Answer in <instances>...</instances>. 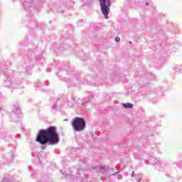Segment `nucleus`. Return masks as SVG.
<instances>
[{
    "mask_svg": "<svg viewBox=\"0 0 182 182\" xmlns=\"http://www.w3.org/2000/svg\"><path fill=\"white\" fill-rule=\"evenodd\" d=\"M8 64L4 61L1 60L0 63V75L1 76H4L5 77L4 85L6 87H13V89H18L21 87V85H22V80L21 78H16L12 77V71L11 70H8Z\"/></svg>",
    "mask_w": 182,
    "mask_h": 182,
    "instance_id": "2",
    "label": "nucleus"
},
{
    "mask_svg": "<svg viewBox=\"0 0 182 182\" xmlns=\"http://www.w3.org/2000/svg\"><path fill=\"white\" fill-rule=\"evenodd\" d=\"M35 50H28L27 51V56L28 60L24 62L23 68L26 69V75H31L32 72L31 71V68L32 67L33 60H41L42 59V55H35Z\"/></svg>",
    "mask_w": 182,
    "mask_h": 182,
    "instance_id": "3",
    "label": "nucleus"
},
{
    "mask_svg": "<svg viewBox=\"0 0 182 182\" xmlns=\"http://www.w3.org/2000/svg\"><path fill=\"white\" fill-rule=\"evenodd\" d=\"M174 70H175L176 73H181L182 65H176V68H174Z\"/></svg>",
    "mask_w": 182,
    "mask_h": 182,
    "instance_id": "17",
    "label": "nucleus"
},
{
    "mask_svg": "<svg viewBox=\"0 0 182 182\" xmlns=\"http://www.w3.org/2000/svg\"><path fill=\"white\" fill-rule=\"evenodd\" d=\"M77 160H78L80 163H85V159H83V158H78Z\"/></svg>",
    "mask_w": 182,
    "mask_h": 182,
    "instance_id": "27",
    "label": "nucleus"
},
{
    "mask_svg": "<svg viewBox=\"0 0 182 182\" xmlns=\"http://www.w3.org/2000/svg\"><path fill=\"white\" fill-rule=\"evenodd\" d=\"M148 79L149 80H156V76L154 74L151 73L148 75Z\"/></svg>",
    "mask_w": 182,
    "mask_h": 182,
    "instance_id": "20",
    "label": "nucleus"
},
{
    "mask_svg": "<svg viewBox=\"0 0 182 182\" xmlns=\"http://www.w3.org/2000/svg\"><path fill=\"white\" fill-rule=\"evenodd\" d=\"M131 177H134L136 180H139V178H141L140 175L135 174L134 171H132L131 173Z\"/></svg>",
    "mask_w": 182,
    "mask_h": 182,
    "instance_id": "19",
    "label": "nucleus"
},
{
    "mask_svg": "<svg viewBox=\"0 0 182 182\" xmlns=\"http://www.w3.org/2000/svg\"><path fill=\"white\" fill-rule=\"evenodd\" d=\"M153 164L155 168L157 170H161V168H163V166H164V164L161 163L160 159L159 158L154 159Z\"/></svg>",
    "mask_w": 182,
    "mask_h": 182,
    "instance_id": "8",
    "label": "nucleus"
},
{
    "mask_svg": "<svg viewBox=\"0 0 182 182\" xmlns=\"http://www.w3.org/2000/svg\"><path fill=\"white\" fill-rule=\"evenodd\" d=\"M82 106H85V103H83V102L82 103Z\"/></svg>",
    "mask_w": 182,
    "mask_h": 182,
    "instance_id": "36",
    "label": "nucleus"
},
{
    "mask_svg": "<svg viewBox=\"0 0 182 182\" xmlns=\"http://www.w3.org/2000/svg\"><path fill=\"white\" fill-rule=\"evenodd\" d=\"M82 85H86V82H82Z\"/></svg>",
    "mask_w": 182,
    "mask_h": 182,
    "instance_id": "37",
    "label": "nucleus"
},
{
    "mask_svg": "<svg viewBox=\"0 0 182 182\" xmlns=\"http://www.w3.org/2000/svg\"><path fill=\"white\" fill-rule=\"evenodd\" d=\"M87 102H89V100H87V101H85V103H87Z\"/></svg>",
    "mask_w": 182,
    "mask_h": 182,
    "instance_id": "35",
    "label": "nucleus"
},
{
    "mask_svg": "<svg viewBox=\"0 0 182 182\" xmlns=\"http://www.w3.org/2000/svg\"><path fill=\"white\" fill-rule=\"evenodd\" d=\"M68 74L69 75V77L65 78V82L70 83V86H76V85L80 83V81L79 80V75L76 74L74 70L68 71Z\"/></svg>",
    "mask_w": 182,
    "mask_h": 182,
    "instance_id": "6",
    "label": "nucleus"
},
{
    "mask_svg": "<svg viewBox=\"0 0 182 182\" xmlns=\"http://www.w3.org/2000/svg\"><path fill=\"white\" fill-rule=\"evenodd\" d=\"M106 79V76H105V73H99L97 75L96 80L99 82V80H105Z\"/></svg>",
    "mask_w": 182,
    "mask_h": 182,
    "instance_id": "12",
    "label": "nucleus"
},
{
    "mask_svg": "<svg viewBox=\"0 0 182 182\" xmlns=\"http://www.w3.org/2000/svg\"><path fill=\"white\" fill-rule=\"evenodd\" d=\"M95 170H97V173H102V174H105L109 170V166H97L94 167Z\"/></svg>",
    "mask_w": 182,
    "mask_h": 182,
    "instance_id": "9",
    "label": "nucleus"
},
{
    "mask_svg": "<svg viewBox=\"0 0 182 182\" xmlns=\"http://www.w3.org/2000/svg\"><path fill=\"white\" fill-rule=\"evenodd\" d=\"M21 129H22L23 131L25 130V128H21Z\"/></svg>",
    "mask_w": 182,
    "mask_h": 182,
    "instance_id": "39",
    "label": "nucleus"
},
{
    "mask_svg": "<svg viewBox=\"0 0 182 182\" xmlns=\"http://www.w3.org/2000/svg\"><path fill=\"white\" fill-rule=\"evenodd\" d=\"M36 48H38V46H37V45L35 46V49H36Z\"/></svg>",
    "mask_w": 182,
    "mask_h": 182,
    "instance_id": "34",
    "label": "nucleus"
},
{
    "mask_svg": "<svg viewBox=\"0 0 182 182\" xmlns=\"http://www.w3.org/2000/svg\"><path fill=\"white\" fill-rule=\"evenodd\" d=\"M144 5L145 6H149V5H150V0H146Z\"/></svg>",
    "mask_w": 182,
    "mask_h": 182,
    "instance_id": "26",
    "label": "nucleus"
},
{
    "mask_svg": "<svg viewBox=\"0 0 182 182\" xmlns=\"http://www.w3.org/2000/svg\"><path fill=\"white\" fill-rule=\"evenodd\" d=\"M77 23V26H82V25H83V23H85V20L83 19H80L78 21Z\"/></svg>",
    "mask_w": 182,
    "mask_h": 182,
    "instance_id": "21",
    "label": "nucleus"
},
{
    "mask_svg": "<svg viewBox=\"0 0 182 182\" xmlns=\"http://www.w3.org/2000/svg\"><path fill=\"white\" fill-rule=\"evenodd\" d=\"M1 182H12L9 178H4Z\"/></svg>",
    "mask_w": 182,
    "mask_h": 182,
    "instance_id": "24",
    "label": "nucleus"
},
{
    "mask_svg": "<svg viewBox=\"0 0 182 182\" xmlns=\"http://www.w3.org/2000/svg\"><path fill=\"white\" fill-rule=\"evenodd\" d=\"M115 42H120V38L116 37L115 38Z\"/></svg>",
    "mask_w": 182,
    "mask_h": 182,
    "instance_id": "28",
    "label": "nucleus"
},
{
    "mask_svg": "<svg viewBox=\"0 0 182 182\" xmlns=\"http://www.w3.org/2000/svg\"><path fill=\"white\" fill-rule=\"evenodd\" d=\"M91 25H93V23H91Z\"/></svg>",
    "mask_w": 182,
    "mask_h": 182,
    "instance_id": "41",
    "label": "nucleus"
},
{
    "mask_svg": "<svg viewBox=\"0 0 182 182\" xmlns=\"http://www.w3.org/2000/svg\"><path fill=\"white\" fill-rule=\"evenodd\" d=\"M72 101H68V103L70 107H73L75 106V103H76L75 98L72 97Z\"/></svg>",
    "mask_w": 182,
    "mask_h": 182,
    "instance_id": "18",
    "label": "nucleus"
},
{
    "mask_svg": "<svg viewBox=\"0 0 182 182\" xmlns=\"http://www.w3.org/2000/svg\"><path fill=\"white\" fill-rule=\"evenodd\" d=\"M22 4L24 10H26L27 12L28 11H31V4H29V2L25 1L22 3Z\"/></svg>",
    "mask_w": 182,
    "mask_h": 182,
    "instance_id": "13",
    "label": "nucleus"
},
{
    "mask_svg": "<svg viewBox=\"0 0 182 182\" xmlns=\"http://www.w3.org/2000/svg\"><path fill=\"white\" fill-rule=\"evenodd\" d=\"M150 102L151 103H153V105H156V103H157V100L156 98H154V100L151 99Z\"/></svg>",
    "mask_w": 182,
    "mask_h": 182,
    "instance_id": "23",
    "label": "nucleus"
},
{
    "mask_svg": "<svg viewBox=\"0 0 182 182\" xmlns=\"http://www.w3.org/2000/svg\"><path fill=\"white\" fill-rule=\"evenodd\" d=\"M138 182H149L147 179H143L141 178L138 179Z\"/></svg>",
    "mask_w": 182,
    "mask_h": 182,
    "instance_id": "25",
    "label": "nucleus"
},
{
    "mask_svg": "<svg viewBox=\"0 0 182 182\" xmlns=\"http://www.w3.org/2000/svg\"><path fill=\"white\" fill-rule=\"evenodd\" d=\"M60 100H58L56 102H52V105H51V112L52 113H56L58 112V104Z\"/></svg>",
    "mask_w": 182,
    "mask_h": 182,
    "instance_id": "10",
    "label": "nucleus"
},
{
    "mask_svg": "<svg viewBox=\"0 0 182 182\" xmlns=\"http://www.w3.org/2000/svg\"><path fill=\"white\" fill-rule=\"evenodd\" d=\"M119 173H120V171H117V172L113 173L112 176H117V174H119Z\"/></svg>",
    "mask_w": 182,
    "mask_h": 182,
    "instance_id": "29",
    "label": "nucleus"
},
{
    "mask_svg": "<svg viewBox=\"0 0 182 182\" xmlns=\"http://www.w3.org/2000/svg\"><path fill=\"white\" fill-rule=\"evenodd\" d=\"M43 86H48V82L45 83V82H41L40 81H38L36 84V87H43Z\"/></svg>",
    "mask_w": 182,
    "mask_h": 182,
    "instance_id": "15",
    "label": "nucleus"
},
{
    "mask_svg": "<svg viewBox=\"0 0 182 182\" xmlns=\"http://www.w3.org/2000/svg\"><path fill=\"white\" fill-rule=\"evenodd\" d=\"M164 92L163 87H160L156 90V94L158 95V96H163Z\"/></svg>",
    "mask_w": 182,
    "mask_h": 182,
    "instance_id": "16",
    "label": "nucleus"
},
{
    "mask_svg": "<svg viewBox=\"0 0 182 182\" xmlns=\"http://www.w3.org/2000/svg\"><path fill=\"white\" fill-rule=\"evenodd\" d=\"M152 96H153V95H149V97H152Z\"/></svg>",
    "mask_w": 182,
    "mask_h": 182,
    "instance_id": "38",
    "label": "nucleus"
},
{
    "mask_svg": "<svg viewBox=\"0 0 182 182\" xmlns=\"http://www.w3.org/2000/svg\"><path fill=\"white\" fill-rule=\"evenodd\" d=\"M74 132H83L86 129V120L83 117H76L71 122Z\"/></svg>",
    "mask_w": 182,
    "mask_h": 182,
    "instance_id": "4",
    "label": "nucleus"
},
{
    "mask_svg": "<svg viewBox=\"0 0 182 182\" xmlns=\"http://www.w3.org/2000/svg\"><path fill=\"white\" fill-rule=\"evenodd\" d=\"M134 105L132 103H129V102H127V103H123L122 104V107L124 108V109H133V107Z\"/></svg>",
    "mask_w": 182,
    "mask_h": 182,
    "instance_id": "14",
    "label": "nucleus"
},
{
    "mask_svg": "<svg viewBox=\"0 0 182 182\" xmlns=\"http://www.w3.org/2000/svg\"><path fill=\"white\" fill-rule=\"evenodd\" d=\"M56 66L58 69H60V65H59V64H58Z\"/></svg>",
    "mask_w": 182,
    "mask_h": 182,
    "instance_id": "31",
    "label": "nucleus"
},
{
    "mask_svg": "<svg viewBox=\"0 0 182 182\" xmlns=\"http://www.w3.org/2000/svg\"><path fill=\"white\" fill-rule=\"evenodd\" d=\"M118 180H120V175H118Z\"/></svg>",
    "mask_w": 182,
    "mask_h": 182,
    "instance_id": "33",
    "label": "nucleus"
},
{
    "mask_svg": "<svg viewBox=\"0 0 182 182\" xmlns=\"http://www.w3.org/2000/svg\"><path fill=\"white\" fill-rule=\"evenodd\" d=\"M12 155V160H14V159H15V154H14V153H11Z\"/></svg>",
    "mask_w": 182,
    "mask_h": 182,
    "instance_id": "30",
    "label": "nucleus"
},
{
    "mask_svg": "<svg viewBox=\"0 0 182 182\" xmlns=\"http://www.w3.org/2000/svg\"><path fill=\"white\" fill-rule=\"evenodd\" d=\"M77 170H78V171H80V168H78Z\"/></svg>",
    "mask_w": 182,
    "mask_h": 182,
    "instance_id": "40",
    "label": "nucleus"
},
{
    "mask_svg": "<svg viewBox=\"0 0 182 182\" xmlns=\"http://www.w3.org/2000/svg\"><path fill=\"white\" fill-rule=\"evenodd\" d=\"M101 6V12L104 15L105 18L107 19L109 18V14H110V6H112V1L110 0H99Z\"/></svg>",
    "mask_w": 182,
    "mask_h": 182,
    "instance_id": "5",
    "label": "nucleus"
},
{
    "mask_svg": "<svg viewBox=\"0 0 182 182\" xmlns=\"http://www.w3.org/2000/svg\"><path fill=\"white\" fill-rule=\"evenodd\" d=\"M66 49V48L65 47V46H60V47H58V52H62V51H63V50H65Z\"/></svg>",
    "mask_w": 182,
    "mask_h": 182,
    "instance_id": "22",
    "label": "nucleus"
},
{
    "mask_svg": "<svg viewBox=\"0 0 182 182\" xmlns=\"http://www.w3.org/2000/svg\"><path fill=\"white\" fill-rule=\"evenodd\" d=\"M69 38H73V34L71 31H66V33L63 34V39H69Z\"/></svg>",
    "mask_w": 182,
    "mask_h": 182,
    "instance_id": "11",
    "label": "nucleus"
},
{
    "mask_svg": "<svg viewBox=\"0 0 182 182\" xmlns=\"http://www.w3.org/2000/svg\"><path fill=\"white\" fill-rule=\"evenodd\" d=\"M151 136H154V134H151Z\"/></svg>",
    "mask_w": 182,
    "mask_h": 182,
    "instance_id": "42",
    "label": "nucleus"
},
{
    "mask_svg": "<svg viewBox=\"0 0 182 182\" xmlns=\"http://www.w3.org/2000/svg\"><path fill=\"white\" fill-rule=\"evenodd\" d=\"M11 112L16 117H19L21 116V105H19V102H16L13 104Z\"/></svg>",
    "mask_w": 182,
    "mask_h": 182,
    "instance_id": "7",
    "label": "nucleus"
},
{
    "mask_svg": "<svg viewBox=\"0 0 182 182\" xmlns=\"http://www.w3.org/2000/svg\"><path fill=\"white\" fill-rule=\"evenodd\" d=\"M60 140L58 129L55 126H50L46 129H40L36 138V141L41 144V150H45L47 145L55 146Z\"/></svg>",
    "mask_w": 182,
    "mask_h": 182,
    "instance_id": "1",
    "label": "nucleus"
},
{
    "mask_svg": "<svg viewBox=\"0 0 182 182\" xmlns=\"http://www.w3.org/2000/svg\"><path fill=\"white\" fill-rule=\"evenodd\" d=\"M62 105H65V102L61 101Z\"/></svg>",
    "mask_w": 182,
    "mask_h": 182,
    "instance_id": "32",
    "label": "nucleus"
}]
</instances>
